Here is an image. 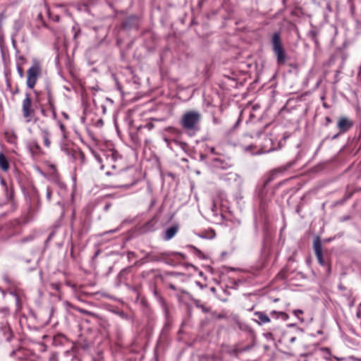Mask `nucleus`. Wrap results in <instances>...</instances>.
Wrapping results in <instances>:
<instances>
[{
  "mask_svg": "<svg viewBox=\"0 0 361 361\" xmlns=\"http://www.w3.org/2000/svg\"><path fill=\"white\" fill-rule=\"evenodd\" d=\"M201 119L202 115L199 111H188L183 114L180 124L185 131L195 133L200 129Z\"/></svg>",
  "mask_w": 361,
  "mask_h": 361,
  "instance_id": "obj_1",
  "label": "nucleus"
},
{
  "mask_svg": "<svg viewBox=\"0 0 361 361\" xmlns=\"http://www.w3.org/2000/svg\"><path fill=\"white\" fill-rule=\"evenodd\" d=\"M271 44L273 52L276 57V62L278 65L285 64L288 56L286 54L282 42L281 33L279 32H276L273 34L271 38Z\"/></svg>",
  "mask_w": 361,
  "mask_h": 361,
  "instance_id": "obj_2",
  "label": "nucleus"
},
{
  "mask_svg": "<svg viewBox=\"0 0 361 361\" xmlns=\"http://www.w3.org/2000/svg\"><path fill=\"white\" fill-rule=\"evenodd\" d=\"M42 73V67L39 62L34 59L32 65L27 71V81L26 84L30 89H34L37 81Z\"/></svg>",
  "mask_w": 361,
  "mask_h": 361,
  "instance_id": "obj_3",
  "label": "nucleus"
},
{
  "mask_svg": "<svg viewBox=\"0 0 361 361\" xmlns=\"http://www.w3.org/2000/svg\"><path fill=\"white\" fill-rule=\"evenodd\" d=\"M142 18L140 16L137 14H131L124 18L121 21L120 28L126 32H129L133 30H139Z\"/></svg>",
  "mask_w": 361,
  "mask_h": 361,
  "instance_id": "obj_4",
  "label": "nucleus"
},
{
  "mask_svg": "<svg viewBox=\"0 0 361 361\" xmlns=\"http://www.w3.org/2000/svg\"><path fill=\"white\" fill-rule=\"evenodd\" d=\"M22 113L26 122L31 121V117L35 115V109L33 108L32 100L29 93L25 94V98L22 102Z\"/></svg>",
  "mask_w": 361,
  "mask_h": 361,
  "instance_id": "obj_5",
  "label": "nucleus"
},
{
  "mask_svg": "<svg viewBox=\"0 0 361 361\" xmlns=\"http://www.w3.org/2000/svg\"><path fill=\"white\" fill-rule=\"evenodd\" d=\"M354 125V122L345 116H342L338 118L337 122V128L339 132L334 135L332 139H336L341 134L348 132Z\"/></svg>",
  "mask_w": 361,
  "mask_h": 361,
  "instance_id": "obj_6",
  "label": "nucleus"
},
{
  "mask_svg": "<svg viewBox=\"0 0 361 361\" xmlns=\"http://www.w3.org/2000/svg\"><path fill=\"white\" fill-rule=\"evenodd\" d=\"M293 166V164L289 162L286 164L284 166H281L277 169H274L271 170L269 174V176L264 182V187H266L267 185H269L272 180L275 179V178L279 174H282L286 171H287L288 169H290Z\"/></svg>",
  "mask_w": 361,
  "mask_h": 361,
  "instance_id": "obj_7",
  "label": "nucleus"
},
{
  "mask_svg": "<svg viewBox=\"0 0 361 361\" xmlns=\"http://www.w3.org/2000/svg\"><path fill=\"white\" fill-rule=\"evenodd\" d=\"M118 179L120 180L118 187H126L129 188L131 185H133L135 183L133 178H131V176L128 171H123L121 172L118 176Z\"/></svg>",
  "mask_w": 361,
  "mask_h": 361,
  "instance_id": "obj_8",
  "label": "nucleus"
},
{
  "mask_svg": "<svg viewBox=\"0 0 361 361\" xmlns=\"http://www.w3.org/2000/svg\"><path fill=\"white\" fill-rule=\"evenodd\" d=\"M22 221L20 219H14L5 225L4 229L8 233V235H13L19 232Z\"/></svg>",
  "mask_w": 361,
  "mask_h": 361,
  "instance_id": "obj_9",
  "label": "nucleus"
},
{
  "mask_svg": "<svg viewBox=\"0 0 361 361\" xmlns=\"http://www.w3.org/2000/svg\"><path fill=\"white\" fill-rule=\"evenodd\" d=\"M170 255L168 252L160 253L149 252L146 254L145 258L148 262H166L167 258L170 257Z\"/></svg>",
  "mask_w": 361,
  "mask_h": 361,
  "instance_id": "obj_10",
  "label": "nucleus"
},
{
  "mask_svg": "<svg viewBox=\"0 0 361 361\" xmlns=\"http://www.w3.org/2000/svg\"><path fill=\"white\" fill-rule=\"evenodd\" d=\"M40 92H42V94H41V97H42V101L46 100L47 106L55 103V99L51 88L49 85H46L44 91Z\"/></svg>",
  "mask_w": 361,
  "mask_h": 361,
  "instance_id": "obj_11",
  "label": "nucleus"
},
{
  "mask_svg": "<svg viewBox=\"0 0 361 361\" xmlns=\"http://www.w3.org/2000/svg\"><path fill=\"white\" fill-rule=\"evenodd\" d=\"M27 147L33 155H39L43 154L41 147L35 140L30 141L27 144Z\"/></svg>",
  "mask_w": 361,
  "mask_h": 361,
  "instance_id": "obj_12",
  "label": "nucleus"
},
{
  "mask_svg": "<svg viewBox=\"0 0 361 361\" xmlns=\"http://www.w3.org/2000/svg\"><path fill=\"white\" fill-rule=\"evenodd\" d=\"M34 94L35 95V102L37 103L39 105L40 107V111L42 115L44 117L48 116V111L45 109L44 104L42 102V97H41V94H42V92H38L37 90H34Z\"/></svg>",
  "mask_w": 361,
  "mask_h": 361,
  "instance_id": "obj_13",
  "label": "nucleus"
},
{
  "mask_svg": "<svg viewBox=\"0 0 361 361\" xmlns=\"http://www.w3.org/2000/svg\"><path fill=\"white\" fill-rule=\"evenodd\" d=\"M254 314L257 317V319H255V321L259 325L268 323L271 321L269 316L264 312H255Z\"/></svg>",
  "mask_w": 361,
  "mask_h": 361,
  "instance_id": "obj_14",
  "label": "nucleus"
},
{
  "mask_svg": "<svg viewBox=\"0 0 361 361\" xmlns=\"http://www.w3.org/2000/svg\"><path fill=\"white\" fill-rule=\"evenodd\" d=\"M178 231V225H173V226H170L169 228H168L166 230L164 235V239L165 240H171L172 238H173L176 235Z\"/></svg>",
  "mask_w": 361,
  "mask_h": 361,
  "instance_id": "obj_15",
  "label": "nucleus"
},
{
  "mask_svg": "<svg viewBox=\"0 0 361 361\" xmlns=\"http://www.w3.org/2000/svg\"><path fill=\"white\" fill-rule=\"evenodd\" d=\"M67 342V337L62 334H56V336H54L53 338V345L55 346L63 345Z\"/></svg>",
  "mask_w": 361,
  "mask_h": 361,
  "instance_id": "obj_16",
  "label": "nucleus"
},
{
  "mask_svg": "<svg viewBox=\"0 0 361 361\" xmlns=\"http://www.w3.org/2000/svg\"><path fill=\"white\" fill-rule=\"evenodd\" d=\"M214 164L216 168H219L223 170L228 169L232 166L231 164L219 158H215L214 159Z\"/></svg>",
  "mask_w": 361,
  "mask_h": 361,
  "instance_id": "obj_17",
  "label": "nucleus"
},
{
  "mask_svg": "<svg viewBox=\"0 0 361 361\" xmlns=\"http://www.w3.org/2000/svg\"><path fill=\"white\" fill-rule=\"evenodd\" d=\"M10 168L8 159L3 152H0V169L6 172Z\"/></svg>",
  "mask_w": 361,
  "mask_h": 361,
  "instance_id": "obj_18",
  "label": "nucleus"
},
{
  "mask_svg": "<svg viewBox=\"0 0 361 361\" xmlns=\"http://www.w3.org/2000/svg\"><path fill=\"white\" fill-rule=\"evenodd\" d=\"M313 248H314L315 255H319L321 253H323L322 242H321V239L319 236H316L314 238Z\"/></svg>",
  "mask_w": 361,
  "mask_h": 361,
  "instance_id": "obj_19",
  "label": "nucleus"
},
{
  "mask_svg": "<svg viewBox=\"0 0 361 361\" xmlns=\"http://www.w3.org/2000/svg\"><path fill=\"white\" fill-rule=\"evenodd\" d=\"M270 317L273 319H281L283 321H286L289 316L284 312L271 311L270 312Z\"/></svg>",
  "mask_w": 361,
  "mask_h": 361,
  "instance_id": "obj_20",
  "label": "nucleus"
},
{
  "mask_svg": "<svg viewBox=\"0 0 361 361\" xmlns=\"http://www.w3.org/2000/svg\"><path fill=\"white\" fill-rule=\"evenodd\" d=\"M41 133H42L44 146L47 147H49L51 145V141L49 139L50 133H49V130L46 129V128L41 129Z\"/></svg>",
  "mask_w": 361,
  "mask_h": 361,
  "instance_id": "obj_21",
  "label": "nucleus"
},
{
  "mask_svg": "<svg viewBox=\"0 0 361 361\" xmlns=\"http://www.w3.org/2000/svg\"><path fill=\"white\" fill-rule=\"evenodd\" d=\"M6 190V199L11 202L12 203H13V198H14V190L13 189L12 187L11 188H8V187H6V188H5Z\"/></svg>",
  "mask_w": 361,
  "mask_h": 361,
  "instance_id": "obj_22",
  "label": "nucleus"
},
{
  "mask_svg": "<svg viewBox=\"0 0 361 361\" xmlns=\"http://www.w3.org/2000/svg\"><path fill=\"white\" fill-rule=\"evenodd\" d=\"M316 255V257L317 259L319 264L322 266H327L328 270H330V267H329L328 262L324 259L323 253H321L319 255Z\"/></svg>",
  "mask_w": 361,
  "mask_h": 361,
  "instance_id": "obj_23",
  "label": "nucleus"
},
{
  "mask_svg": "<svg viewBox=\"0 0 361 361\" xmlns=\"http://www.w3.org/2000/svg\"><path fill=\"white\" fill-rule=\"evenodd\" d=\"M75 159L76 161H80L81 164H85L86 160L85 154L81 151L78 152L75 154Z\"/></svg>",
  "mask_w": 361,
  "mask_h": 361,
  "instance_id": "obj_24",
  "label": "nucleus"
},
{
  "mask_svg": "<svg viewBox=\"0 0 361 361\" xmlns=\"http://www.w3.org/2000/svg\"><path fill=\"white\" fill-rule=\"evenodd\" d=\"M73 308L76 310L77 312L82 314H85V315H88V316H94V313L90 312V311H88L87 310H85V309H82V308H80L79 307H75V306H73Z\"/></svg>",
  "mask_w": 361,
  "mask_h": 361,
  "instance_id": "obj_25",
  "label": "nucleus"
},
{
  "mask_svg": "<svg viewBox=\"0 0 361 361\" xmlns=\"http://www.w3.org/2000/svg\"><path fill=\"white\" fill-rule=\"evenodd\" d=\"M187 247L191 250H192L193 252L200 258H203L204 257V254L202 252L201 250H200L198 248H197L196 247L192 245H187Z\"/></svg>",
  "mask_w": 361,
  "mask_h": 361,
  "instance_id": "obj_26",
  "label": "nucleus"
},
{
  "mask_svg": "<svg viewBox=\"0 0 361 361\" xmlns=\"http://www.w3.org/2000/svg\"><path fill=\"white\" fill-rule=\"evenodd\" d=\"M317 35L318 32L316 30H310L308 32L309 37H310L316 44L318 43Z\"/></svg>",
  "mask_w": 361,
  "mask_h": 361,
  "instance_id": "obj_27",
  "label": "nucleus"
},
{
  "mask_svg": "<svg viewBox=\"0 0 361 361\" xmlns=\"http://www.w3.org/2000/svg\"><path fill=\"white\" fill-rule=\"evenodd\" d=\"M173 142L176 145L179 146L185 152H186L188 149L189 146H188V145L186 142H182V141H179V140H174Z\"/></svg>",
  "mask_w": 361,
  "mask_h": 361,
  "instance_id": "obj_28",
  "label": "nucleus"
},
{
  "mask_svg": "<svg viewBox=\"0 0 361 361\" xmlns=\"http://www.w3.org/2000/svg\"><path fill=\"white\" fill-rule=\"evenodd\" d=\"M154 125L152 123L149 122L146 123L145 126H140L139 127H137V133H140L143 128H147L148 130H151L152 129L154 128Z\"/></svg>",
  "mask_w": 361,
  "mask_h": 361,
  "instance_id": "obj_29",
  "label": "nucleus"
},
{
  "mask_svg": "<svg viewBox=\"0 0 361 361\" xmlns=\"http://www.w3.org/2000/svg\"><path fill=\"white\" fill-rule=\"evenodd\" d=\"M255 149H256V146L254 145H249L243 147V150L245 152H250L252 154H255V152H254V151H253Z\"/></svg>",
  "mask_w": 361,
  "mask_h": 361,
  "instance_id": "obj_30",
  "label": "nucleus"
},
{
  "mask_svg": "<svg viewBox=\"0 0 361 361\" xmlns=\"http://www.w3.org/2000/svg\"><path fill=\"white\" fill-rule=\"evenodd\" d=\"M255 345V341L252 342L251 345H246L243 348H238L236 350L237 353H243L250 350Z\"/></svg>",
  "mask_w": 361,
  "mask_h": 361,
  "instance_id": "obj_31",
  "label": "nucleus"
},
{
  "mask_svg": "<svg viewBox=\"0 0 361 361\" xmlns=\"http://www.w3.org/2000/svg\"><path fill=\"white\" fill-rule=\"evenodd\" d=\"M49 109L51 111L52 116L54 118L56 117V109L55 106V103L48 106Z\"/></svg>",
  "mask_w": 361,
  "mask_h": 361,
  "instance_id": "obj_32",
  "label": "nucleus"
},
{
  "mask_svg": "<svg viewBox=\"0 0 361 361\" xmlns=\"http://www.w3.org/2000/svg\"><path fill=\"white\" fill-rule=\"evenodd\" d=\"M50 286L52 289L59 292V291H60L61 284L60 283H51L50 284Z\"/></svg>",
  "mask_w": 361,
  "mask_h": 361,
  "instance_id": "obj_33",
  "label": "nucleus"
},
{
  "mask_svg": "<svg viewBox=\"0 0 361 361\" xmlns=\"http://www.w3.org/2000/svg\"><path fill=\"white\" fill-rule=\"evenodd\" d=\"M171 255L170 256H179L181 259H185L186 258V256L185 254L179 252H170Z\"/></svg>",
  "mask_w": 361,
  "mask_h": 361,
  "instance_id": "obj_34",
  "label": "nucleus"
},
{
  "mask_svg": "<svg viewBox=\"0 0 361 361\" xmlns=\"http://www.w3.org/2000/svg\"><path fill=\"white\" fill-rule=\"evenodd\" d=\"M73 30L75 32L73 39H76L80 35L81 30L80 28H76L75 26L73 27Z\"/></svg>",
  "mask_w": 361,
  "mask_h": 361,
  "instance_id": "obj_35",
  "label": "nucleus"
},
{
  "mask_svg": "<svg viewBox=\"0 0 361 361\" xmlns=\"http://www.w3.org/2000/svg\"><path fill=\"white\" fill-rule=\"evenodd\" d=\"M294 315H295L301 322H303L304 319L299 317V314H303V311L301 310H295L293 311Z\"/></svg>",
  "mask_w": 361,
  "mask_h": 361,
  "instance_id": "obj_36",
  "label": "nucleus"
},
{
  "mask_svg": "<svg viewBox=\"0 0 361 361\" xmlns=\"http://www.w3.org/2000/svg\"><path fill=\"white\" fill-rule=\"evenodd\" d=\"M17 71L20 78H23L24 76V71L21 66V64L17 65Z\"/></svg>",
  "mask_w": 361,
  "mask_h": 361,
  "instance_id": "obj_37",
  "label": "nucleus"
},
{
  "mask_svg": "<svg viewBox=\"0 0 361 361\" xmlns=\"http://www.w3.org/2000/svg\"><path fill=\"white\" fill-rule=\"evenodd\" d=\"M197 307H200L204 312H210V308L205 307L204 305H198L197 304Z\"/></svg>",
  "mask_w": 361,
  "mask_h": 361,
  "instance_id": "obj_38",
  "label": "nucleus"
},
{
  "mask_svg": "<svg viewBox=\"0 0 361 361\" xmlns=\"http://www.w3.org/2000/svg\"><path fill=\"white\" fill-rule=\"evenodd\" d=\"M51 195H52V191L49 188H47V192H46V196H47V199L50 201L51 199Z\"/></svg>",
  "mask_w": 361,
  "mask_h": 361,
  "instance_id": "obj_39",
  "label": "nucleus"
},
{
  "mask_svg": "<svg viewBox=\"0 0 361 361\" xmlns=\"http://www.w3.org/2000/svg\"><path fill=\"white\" fill-rule=\"evenodd\" d=\"M348 197H349V196L336 201L335 202V205H341V204H343Z\"/></svg>",
  "mask_w": 361,
  "mask_h": 361,
  "instance_id": "obj_40",
  "label": "nucleus"
},
{
  "mask_svg": "<svg viewBox=\"0 0 361 361\" xmlns=\"http://www.w3.org/2000/svg\"><path fill=\"white\" fill-rule=\"evenodd\" d=\"M118 231V228H115V229L109 230V231H105L103 233H102L101 236H104L106 234L113 233H115V232H116Z\"/></svg>",
  "mask_w": 361,
  "mask_h": 361,
  "instance_id": "obj_41",
  "label": "nucleus"
},
{
  "mask_svg": "<svg viewBox=\"0 0 361 361\" xmlns=\"http://www.w3.org/2000/svg\"><path fill=\"white\" fill-rule=\"evenodd\" d=\"M3 42V35H2V23L0 20V44Z\"/></svg>",
  "mask_w": 361,
  "mask_h": 361,
  "instance_id": "obj_42",
  "label": "nucleus"
},
{
  "mask_svg": "<svg viewBox=\"0 0 361 361\" xmlns=\"http://www.w3.org/2000/svg\"><path fill=\"white\" fill-rule=\"evenodd\" d=\"M59 128H60L61 130L62 131V133L64 134L65 132H66V126H65V125L60 122L59 123Z\"/></svg>",
  "mask_w": 361,
  "mask_h": 361,
  "instance_id": "obj_43",
  "label": "nucleus"
},
{
  "mask_svg": "<svg viewBox=\"0 0 361 361\" xmlns=\"http://www.w3.org/2000/svg\"><path fill=\"white\" fill-rule=\"evenodd\" d=\"M111 203L107 202L104 207V210L106 212L111 208Z\"/></svg>",
  "mask_w": 361,
  "mask_h": 361,
  "instance_id": "obj_44",
  "label": "nucleus"
},
{
  "mask_svg": "<svg viewBox=\"0 0 361 361\" xmlns=\"http://www.w3.org/2000/svg\"><path fill=\"white\" fill-rule=\"evenodd\" d=\"M264 336L267 338L273 339V334L271 332L265 334Z\"/></svg>",
  "mask_w": 361,
  "mask_h": 361,
  "instance_id": "obj_45",
  "label": "nucleus"
},
{
  "mask_svg": "<svg viewBox=\"0 0 361 361\" xmlns=\"http://www.w3.org/2000/svg\"><path fill=\"white\" fill-rule=\"evenodd\" d=\"M325 121H326V126H328L329 124H330L332 122L331 118L329 116H326L325 118Z\"/></svg>",
  "mask_w": 361,
  "mask_h": 361,
  "instance_id": "obj_46",
  "label": "nucleus"
},
{
  "mask_svg": "<svg viewBox=\"0 0 361 361\" xmlns=\"http://www.w3.org/2000/svg\"><path fill=\"white\" fill-rule=\"evenodd\" d=\"M18 59L22 62V64L25 63V61H26V59L23 56H19L18 57Z\"/></svg>",
  "mask_w": 361,
  "mask_h": 361,
  "instance_id": "obj_47",
  "label": "nucleus"
},
{
  "mask_svg": "<svg viewBox=\"0 0 361 361\" xmlns=\"http://www.w3.org/2000/svg\"><path fill=\"white\" fill-rule=\"evenodd\" d=\"M206 157H207V156L205 154H200V159L201 161H204L206 159Z\"/></svg>",
  "mask_w": 361,
  "mask_h": 361,
  "instance_id": "obj_48",
  "label": "nucleus"
},
{
  "mask_svg": "<svg viewBox=\"0 0 361 361\" xmlns=\"http://www.w3.org/2000/svg\"><path fill=\"white\" fill-rule=\"evenodd\" d=\"M1 183L2 185H4L5 187V188H6V187H8L5 180L3 179V178L1 180Z\"/></svg>",
  "mask_w": 361,
  "mask_h": 361,
  "instance_id": "obj_49",
  "label": "nucleus"
},
{
  "mask_svg": "<svg viewBox=\"0 0 361 361\" xmlns=\"http://www.w3.org/2000/svg\"><path fill=\"white\" fill-rule=\"evenodd\" d=\"M54 232H51V233L49 234V237L47 238V241L50 240L51 239V238L54 236Z\"/></svg>",
  "mask_w": 361,
  "mask_h": 361,
  "instance_id": "obj_50",
  "label": "nucleus"
},
{
  "mask_svg": "<svg viewBox=\"0 0 361 361\" xmlns=\"http://www.w3.org/2000/svg\"><path fill=\"white\" fill-rule=\"evenodd\" d=\"M295 340H296V338L295 336H293V337L290 338L289 341H290V343H293L295 341Z\"/></svg>",
  "mask_w": 361,
  "mask_h": 361,
  "instance_id": "obj_51",
  "label": "nucleus"
},
{
  "mask_svg": "<svg viewBox=\"0 0 361 361\" xmlns=\"http://www.w3.org/2000/svg\"><path fill=\"white\" fill-rule=\"evenodd\" d=\"M169 287L171 289L173 290H176V286H175V285H173V284H171H171H169Z\"/></svg>",
  "mask_w": 361,
  "mask_h": 361,
  "instance_id": "obj_52",
  "label": "nucleus"
},
{
  "mask_svg": "<svg viewBox=\"0 0 361 361\" xmlns=\"http://www.w3.org/2000/svg\"><path fill=\"white\" fill-rule=\"evenodd\" d=\"M357 29L361 30V22L360 21L357 22Z\"/></svg>",
  "mask_w": 361,
  "mask_h": 361,
  "instance_id": "obj_53",
  "label": "nucleus"
},
{
  "mask_svg": "<svg viewBox=\"0 0 361 361\" xmlns=\"http://www.w3.org/2000/svg\"><path fill=\"white\" fill-rule=\"evenodd\" d=\"M338 288H339V289H341V290H345V286H344L343 285H342V284H340V285L338 286Z\"/></svg>",
  "mask_w": 361,
  "mask_h": 361,
  "instance_id": "obj_54",
  "label": "nucleus"
},
{
  "mask_svg": "<svg viewBox=\"0 0 361 361\" xmlns=\"http://www.w3.org/2000/svg\"><path fill=\"white\" fill-rule=\"evenodd\" d=\"M19 92H20L19 88L17 87L16 88V90H14L13 94H18V93H19Z\"/></svg>",
  "mask_w": 361,
  "mask_h": 361,
  "instance_id": "obj_55",
  "label": "nucleus"
},
{
  "mask_svg": "<svg viewBox=\"0 0 361 361\" xmlns=\"http://www.w3.org/2000/svg\"><path fill=\"white\" fill-rule=\"evenodd\" d=\"M302 357H304V360L302 361H310L305 355H302Z\"/></svg>",
  "mask_w": 361,
  "mask_h": 361,
  "instance_id": "obj_56",
  "label": "nucleus"
},
{
  "mask_svg": "<svg viewBox=\"0 0 361 361\" xmlns=\"http://www.w3.org/2000/svg\"><path fill=\"white\" fill-rule=\"evenodd\" d=\"M63 114V116H64V118H66V119H68V115L66 113L63 112V114Z\"/></svg>",
  "mask_w": 361,
  "mask_h": 361,
  "instance_id": "obj_57",
  "label": "nucleus"
},
{
  "mask_svg": "<svg viewBox=\"0 0 361 361\" xmlns=\"http://www.w3.org/2000/svg\"><path fill=\"white\" fill-rule=\"evenodd\" d=\"M312 2L317 4H319L320 0H312Z\"/></svg>",
  "mask_w": 361,
  "mask_h": 361,
  "instance_id": "obj_58",
  "label": "nucleus"
},
{
  "mask_svg": "<svg viewBox=\"0 0 361 361\" xmlns=\"http://www.w3.org/2000/svg\"><path fill=\"white\" fill-rule=\"evenodd\" d=\"M219 319H222L224 317V315L221 314H219L217 317Z\"/></svg>",
  "mask_w": 361,
  "mask_h": 361,
  "instance_id": "obj_59",
  "label": "nucleus"
},
{
  "mask_svg": "<svg viewBox=\"0 0 361 361\" xmlns=\"http://www.w3.org/2000/svg\"><path fill=\"white\" fill-rule=\"evenodd\" d=\"M237 324H238V326L239 329H242V327H241V323H240V322H237Z\"/></svg>",
  "mask_w": 361,
  "mask_h": 361,
  "instance_id": "obj_60",
  "label": "nucleus"
},
{
  "mask_svg": "<svg viewBox=\"0 0 361 361\" xmlns=\"http://www.w3.org/2000/svg\"><path fill=\"white\" fill-rule=\"evenodd\" d=\"M180 273H176V272H173L171 273V275H173V276H177V275H179Z\"/></svg>",
  "mask_w": 361,
  "mask_h": 361,
  "instance_id": "obj_61",
  "label": "nucleus"
},
{
  "mask_svg": "<svg viewBox=\"0 0 361 361\" xmlns=\"http://www.w3.org/2000/svg\"><path fill=\"white\" fill-rule=\"evenodd\" d=\"M11 335H10V336L6 338L7 341H11Z\"/></svg>",
  "mask_w": 361,
  "mask_h": 361,
  "instance_id": "obj_62",
  "label": "nucleus"
},
{
  "mask_svg": "<svg viewBox=\"0 0 361 361\" xmlns=\"http://www.w3.org/2000/svg\"><path fill=\"white\" fill-rule=\"evenodd\" d=\"M324 350H326V351H327L328 353H330L329 349V348H324Z\"/></svg>",
  "mask_w": 361,
  "mask_h": 361,
  "instance_id": "obj_63",
  "label": "nucleus"
},
{
  "mask_svg": "<svg viewBox=\"0 0 361 361\" xmlns=\"http://www.w3.org/2000/svg\"><path fill=\"white\" fill-rule=\"evenodd\" d=\"M171 130H174V131L176 130V131H177L178 133H180V131H179V130H176V128H171Z\"/></svg>",
  "mask_w": 361,
  "mask_h": 361,
  "instance_id": "obj_64",
  "label": "nucleus"
}]
</instances>
